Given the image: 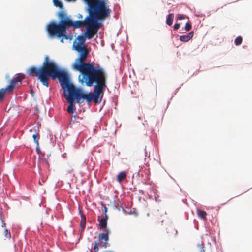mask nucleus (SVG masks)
I'll list each match as a JSON object with an SVG mask.
<instances>
[{
	"label": "nucleus",
	"instance_id": "1",
	"mask_svg": "<svg viewBox=\"0 0 252 252\" xmlns=\"http://www.w3.org/2000/svg\"><path fill=\"white\" fill-rule=\"evenodd\" d=\"M80 73L78 80L82 85L94 88V94H103V88L106 87L107 74L104 69L99 65L93 64L77 70Z\"/></svg>",
	"mask_w": 252,
	"mask_h": 252
},
{
	"label": "nucleus",
	"instance_id": "2",
	"mask_svg": "<svg viewBox=\"0 0 252 252\" xmlns=\"http://www.w3.org/2000/svg\"><path fill=\"white\" fill-rule=\"evenodd\" d=\"M28 75L36 77L44 86H49L48 81L50 77L54 80L58 78L61 83L69 79L67 73L60 69L53 62L49 61L48 56L45 57L42 65L38 68L30 67L27 72Z\"/></svg>",
	"mask_w": 252,
	"mask_h": 252
},
{
	"label": "nucleus",
	"instance_id": "3",
	"mask_svg": "<svg viewBox=\"0 0 252 252\" xmlns=\"http://www.w3.org/2000/svg\"><path fill=\"white\" fill-rule=\"evenodd\" d=\"M85 36H78L76 40L73 42V47L79 53L78 58H76L71 67L74 70H78L87 66L94 64V63H86L89 54V51L85 47Z\"/></svg>",
	"mask_w": 252,
	"mask_h": 252
},
{
	"label": "nucleus",
	"instance_id": "4",
	"mask_svg": "<svg viewBox=\"0 0 252 252\" xmlns=\"http://www.w3.org/2000/svg\"><path fill=\"white\" fill-rule=\"evenodd\" d=\"M111 10L104 0H99L94 4L91 5L89 8V16L96 23L97 32L100 27L98 20H103L110 16Z\"/></svg>",
	"mask_w": 252,
	"mask_h": 252
},
{
	"label": "nucleus",
	"instance_id": "5",
	"mask_svg": "<svg viewBox=\"0 0 252 252\" xmlns=\"http://www.w3.org/2000/svg\"><path fill=\"white\" fill-rule=\"evenodd\" d=\"M62 87L67 91V94L64 93V96L69 103L67 111L69 114H73L75 112V107L74 105L75 99H77V103H79L81 97L78 96L77 94H80L78 88H76L72 83L70 82L69 79L61 83Z\"/></svg>",
	"mask_w": 252,
	"mask_h": 252
},
{
	"label": "nucleus",
	"instance_id": "6",
	"mask_svg": "<svg viewBox=\"0 0 252 252\" xmlns=\"http://www.w3.org/2000/svg\"><path fill=\"white\" fill-rule=\"evenodd\" d=\"M89 15L83 21H76L73 22L72 27L78 28L82 27H86L85 37L88 39L92 38L97 33V27L94 20L91 18Z\"/></svg>",
	"mask_w": 252,
	"mask_h": 252
},
{
	"label": "nucleus",
	"instance_id": "7",
	"mask_svg": "<svg viewBox=\"0 0 252 252\" xmlns=\"http://www.w3.org/2000/svg\"><path fill=\"white\" fill-rule=\"evenodd\" d=\"M25 78V75L22 73L16 74V76L13 78L10 81V84L5 88L0 89V99L2 100L6 92L11 93L14 88L18 85V82L21 83L22 80Z\"/></svg>",
	"mask_w": 252,
	"mask_h": 252
},
{
	"label": "nucleus",
	"instance_id": "8",
	"mask_svg": "<svg viewBox=\"0 0 252 252\" xmlns=\"http://www.w3.org/2000/svg\"><path fill=\"white\" fill-rule=\"evenodd\" d=\"M46 30L50 37H53L56 36L60 38L63 35V32L59 23H57L55 21L50 22L47 25Z\"/></svg>",
	"mask_w": 252,
	"mask_h": 252
},
{
	"label": "nucleus",
	"instance_id": "9",
	"mask_svg": "<svg viewBox=\"0 0 252 252\" xmlns=\"http://www.w3.org/2000/svg\"><path fill=\"white\" fill-rule=\"evenodd\" d=\"M110 231L109 229H106V232L105 233H100L98 237V240L94 242V246L93 248L94 251L95 252H98L99 250L98 246H99L102 248H106L108 245L109 240V234Z\"/></svg>",
	"mask_w": 252,
	"mask_h": 252
},
{
	"label": "nucleus",
	"instance_id": "10",
	"mask_svg": "<svg viewBox=\"0 0 252 252\" xmlns=\"http://www.w3.org/2000/svg\"><path fill=\"white\" fill-rule=\"evenodd\" d=\"M78 91L80 94H77L78 96L81 97L82 99L86 100V101L88 102H91L92 100H94L95 103H98L100 102L101 100L102 97L99 99L100 95L97 94H93L91 93H89V94L84 93L83 91L80 89H78ZM102 97V95L101 96Z\"/></svg>",
	"mask_w": 252,
	"mask_h": 252
},
{
	"label": "nucleus",
	"instance_id": "11",
	"mask_svg": "<svg viewBox=\"0 0 252 252\" xmlns=\"http://www.w3.org/2000/svg\"><path fill=\"white\" fill-rule=\"evenodd\" d=\"M63 32H66V29L72 26L73 22L68 18L65 20H62L59 22Z\"/></svg>",
	"mask_w": 252,
	"mask_h": 252
},
{
	"label": "nucleus",
	"instance_id": "12",
	"mask_svg": "<svg viewBox=\"0 0 252 252\" xmlns=\"http://www.w3.org/2000/svg\"><path fill=\"white\" fill-rule=\"evenodd\" d=\"M108 220V216L106 215V216H104L103 218L98 219L99 221V225L101 229H105V233L106 232L107 228V220Z\"/></svg>",
	"mask_w": 252,
	"mask_h": 252
},
{
	"label": "nucleus",
	"instance_id": "13",
	"mask_svg": "<svg viewBox=\"0 0 252 252\" xmlns=\"http://www.w3.org/2000/svg\"><path fill=\"white\" fill-rule=\"evenodd\" d=\"M194 35V32L191 31L187 35H183L180 36L179 39L182 42H186L190 40Z\"/></svg>",
	"mask_w": 252,
	"mask_h": 252
},
{
	"label": "nucleus",
	"instance_id": "14",
	"mask_svg": "<svg viewBox=\"0 0 252 252\" xmlns=\"http://www.w3.org/2000/svg\"><path fill=\"white\" fill-rule=\"evenodd\" d=\"M127 176V173L126 171L120 172L117 176L116 179L119 183H121L123 180L126 179Z\"/></svg>",
	"mask_w": 252,
	"mask_h": 252
},
{
	"label": "nucleus",
	"instance_id": "15",
	"mask_svg": "<svg viewBox=\"0 0 252 252\" xmlns=\"http://www.w3.org/2000/svg\"><path fill=\"white\" fill-rule=\"evenodd\" d=\"M81 220L80 222V226L82 231H83L86 227V218L85 215L83 213L81 214Z\"/></svg>",
	"mask_w": 252,
	"mask_h": 252
},
{
	"label": "nucleus",
	"instance_id": "16",
	"mask_svg": "<svg viewBox=\"0 0 252 252\" xmlns=\"http://www.w3.org/2000/svg\"><path fill=\"white\" fill-rule=\"evenodd\" d=\"M197 214L199 217L205 220H207L206 216L207 213L205 211L198 209L197 210Z\"/></svg>",
	"mask_w": 252,
	"mask_h": 252
},
{
	"label": "nucleus",
	"instance_id": "17",
	"mask_svg": "<svg viewBox=\"0 0 252 252\" xmlns=\"http://www.w3.org/2000/svg\"><path fill=\"white\" fill-rule=\"evenodd\" d=\"M174 15L173 13H170L167 16L166 19V24L168 25L171 26L172 24L174 19Z\"/></svg>",
	"mask_w": 252,
	"mask_h": 252
},
{
	"label": "nucleus",
	"instance_id": "18",
	"mask_svg": "<svg viewBox=\"0 0 252 252\" xmlns=\"http://www.w3.org/2000/svg\"><path fill=\"white\" fill-rule=\"evenodd\" d=\"M168 233H170V236H175L177 235L178 232L174 227H170L168 229Z\"/></svg>",
	"mask_w": 252,
	"mask_h": 252
},
{
	"label": "nucleus",
	"instance_id": "19",
	"mask_svg": "<svg viewBox=\"0 0 252 252\" xmlns=\"http://www.w3.org/2000/svg\"><path fill=\"white\" fill-rule=\"evenodd\" d=\"M243 38L241 36H239L235 39V44L236 45L238 46L242 44Z\"/></svg>",
	"mask_w": 252,
	"mask_h": 252
},
{
	"label": "nucleus",
	"instance_id": "20",
	"mask_svg": "<svg viewBox=\"0 0 252 252\" xmlns=\"http://www.w3.org/2000/svg\"><path fill=\"white\" fill-rule=\"evenodd\" d=\"M197 247L198 248L199 252H206L205 247L202 243H198L197 244Z\"/></svg>",
	"mask_w": 252,
	"mask_h": 252
},
{
	"label": "nucleus",
	"instance_id": "21",
	"mask_svg": "<svg viewBox=\"0 0 252 252\" xmlns=\"http://www.w3.org/2000/svg\"><path fill=\"white\" fill-rule=\"evenodd\" d=\"M85 1L87 3V4L88 5L89 8L91 7V5L94 4L95 3H96L97 1H98V0H85Z\"/></svg>",
	"mask_w": 252,
	"mask_h": 252
},
{
	"label": "nucleus",
	"instance_id": "22",
	"mask_svg": "<svg viewBox=\"0 0 252 252\" xmlns=\"http://www.w3.org/2000/svg\"><path fill=\"white\" fill-rule=\"evenodd\" d=\"M32 137L33 138L34 141L36 144L37 146L39 145V134H33L32 135Z\"/></svg>",
	"mask_w": 252,
	"mask_h": 252
},
{
	"label": "nucleus",
	"instance_id": "23",
	"mask_svg": "<svg viewBox=\"0 0 252 252\" xmlns=\"http://www.w3.org/2000/svg\"><path fill=\"white\" fill-rule=\"evenodd\" d=\"M53 3L54 5L56 7H59L60 8L63 7L62 3L59 0H53Z\"/></svg>",
	"mask_w": 252,
	"mask_h": 252
},
{
	"label": "nucleus",
	"instance_id": "24",
	"mask_svg": "<svg viewBox=\"0 0 252 252\" xmlns=\"http://www.w3.org/2000/svg\"><path fill=\"white\" fill-rule=\"evenodd\" d=\"M192 26L189 21L187 22L185 24V29L186 31H189L191 29Z\"/></svg>",
	"mask_w": 252,
	"mask_h": 252
},
{
	"label": "nucleus",
	"instance_id": "25",
	"mask_svg": "<svg viewBox=\"0 0 252 252\" xmlns=\"http://www.w3.org/2000/svg\"><path fill=\"white\" fill-rule=\"evenodd\" d=\"M4 235L6 238H10V237H11L10 232L7 229H5L4 230Z\"/></svg>",
	"mask_w": 252,
	"mask_h": 252
},
{
	"label": "nucleus",
	"instance_id": "26",
	"mask_svg": "<svg viewBox=\"0 0 252 252\" xmlns=\"http://www.w3.org/2000/svg\"><path fill=\"white\" fill-rule=\"evenodd\" d=\"M66 32H63V35L62 37H63V38H64L65 39L71 40L72 39V36H69V35H66L65 34Z\"/></svg>",
	"mask_w": 252,
	"mask_h": 252
},
{
	"label": "nucleus",
	"instance_id": "27",
	"mask_svg": "<svg viewBox=\"0 0 252 252\" xmlns=\"http://www.w3.org/2000/svg\"><path fill=\"white\" fill-rule=\"evenodd\" d=\"M186 17V16L182 15V14H178L177 15V19L178 20H183Z\"/></svg>",
	"mask_w": 252,
	"mask_h": 252
},
{
	"label": "nucleus",
	"instance_id": "28",
	"mask_svg": "<svg viewBox=\"0 0 252 252\" xmlns=\"http://www.w3.org/2000/svg\"><path fill=\"white\" fill-rule=\"evenodd\" d=\"M180 27V23H176L174 26V29L175 30H177L179 29Z\"/></svg>",
	"mask_w": 252,
	"mask_h": 252
},
{
	"label": "nucleus",
	"instance_id": "29",
	"mask_svg": "<svg viewBox=\"0 0 252 252\" xmlns=\"http://www.w3.org/2000/svg\"><path fill=\"white\" fill-rule=\"evenodd\" d=\"M59 15L62 19L65 17V14L63 12H60Z\"/></svg>",
	"mask_w": 252,
	"mask_h": 252
},
{
	"label": "nucleus",
	"instance_id": "30",
	"mask_svg": "<svg viewBox=\"0 0 252 252\" xmlns=\"http://www.w3.org/2000/svg\"><path fill=\"white\" fill-rule=\"evenodd\" d=\"M103 211V212L104 213L105 216H106V215H107L106 213H107V208L106 206H104Z\"/></svg>",
	"mask_w": 252,
	"mask_h": 252
},
{
	"label": "nucleus",
	"instance_id": "31",
	"mask_svg": "<svg viewBox=\"0 0 252 252\" xmlns=\"http://www.w3.org/2000/svg\"><path fill=\"white\" fill-rule=\"evenodd\" d=\"M60 41L62 43H63V37L61 39Z\"/></svg>",
	"mask_w": 252,
	"mask_h": 252
},
{
	"label": "nucleus",
	"instance_id": "32",
	"mask_svg": "<svg viewBox=\"0 0 252 252\" xmlns=\"http://www.w3.org/2000/svg\"><path fill=\"white\" fill-rule=\"evenodd\" d=\"M78 18H82V16L80 14L79 15V16H78Z\"/></svg>",
	"mask_w": 252,
	"mask_h": 252
},
{
	"label": "nucleus",
	"instance_id": "33",
	"mask_svg": "<svg viewBox=\"0 0 252 252\" xmlns=\"http://www.w3.org/2000/svg\"><path fill=\"white\" fill-rule=\"evenodd\" d=\"M6 224L5 223H3L2 226V227H5Z\"/></svg>",
	"mask_w": 252,
	"mask_h": 252
},
{
	"label": "nucleus",
	"instance_id": "34",
	"mask_svg": "<svg viewBox=\"0 0 252 252\" xmlns=\"http://www.w3.org/2000/svg\"><path fill=\"white\" fill-rule=\"evenodd\" d=\"M67 1H75L76 0H66Z\"/></svg>",
	"mask_w": 252,
	"mask_h": 252
}]
</instances>
